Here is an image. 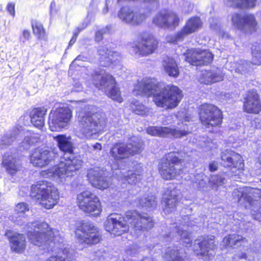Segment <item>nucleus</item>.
<instances>
[{
    "instance_id": "61",
    "label": "nucleus",
    "mask_w": 261,
    "mask_h": 261,
    "mask_svg": "<svg viewBox=\"0 0 261 261\" xmlns=\"http://www.w3.org/2000/svg\"><path fill=\"white\" fill-rule=\"evenodd\" d=\"M250 196H248V197H245V199H247L248 200H249V199H250ZM244 199H245V198H244Z\"/></svg>"
},
{
    "instance_id": "25",
    "label": "nucleus",
    "mask_w": 261,
    "mask_h": 261,
    "mask_svg": "<svg viewBox=\"0 0 261 261\" xmlns=\"http://www.w3.org/2000/svg\"><path fill=\"white\" fill-rule=\"evenodd\" d=\"M221 160V165L230 170H239L244 167L241 155L230 149H226L222 152Z\"/></svg>"
},
{
    "instance_id": "20",
    "label": "nucleus",
    "mask_w": 261,
    "mask_h": 261,
    "mask_svg": "<svg viewBox=\"0 0 261 261\" xmlns=\"http://www.w3.org/2000/svg\"><path fill=\"white\" fill-rule=\"evenodd\" d=\"M231 21L233 26L241 31L252 32L256 30L257 22L253 14L236 13L232 15Z\"/></svg>"
},
{
    "instance_id": "54",
    "label": "nucleus",
    "mask_w": 261,
    "mask_h": 261,
    "mask_svg": "<svg viewBox=\"0 0 261 261\" xmlns=\"http://www.w3.org/2000/svg\"><path fill=\"white\" fill-rule=\"evenodd\" d=\"M83 28H80L79 27L76 28V31L74 32L73 35L71 38L76 41L79 33L83 30Z\"/></svg>"
},
{
    "instance_id": "14",
    "label": "nucleus",
    "mask_w": 261,
    "mask_h": 261,
    "mask_svg": "<svg viewBox=\"0 0 261 261\" xmlns=\"http://www.w3.org/2000/svg\"><path fill=\"white\" fill-rule=\"evenodd\" d=\"M199 117L206 128L220 125L222 121V114L221 110L216 106L204 103L199 108Z\"/></svg>"
},
{
    "instance_id": "9",
    "label": "nucleus",
    "mask_w": 261,
    "mask_h": 261,
    "mask_svg": "<svg viewBox=\"0 0 261 261\" xmlns=\"http://www.w3.org/2000/svg\"><path fill=\"white\" fill-rule=\"evenodd\" d=\"M192 130L193 123L190 122V118L188 116H186L184 121L178 123L176 126H149L147 128L146 132L148 134L152 136L179 139L191 134Z\"/></svg>"
},
{
    "instance_id": "43",
    "label": "nucleus",
    "mask_w": 261,
    "mask_h": 261,
    "mask_svg": "<svg viewBox=\"0 0 261 261\" xmlns=\"http://www.w3.org/2000/svg\"><path fill=\"white\" fill-rule=\"evenodd\" d=\"M29 209V206L27 203L25 202H21L16 205L14 214L26 215L25 214V212H28Z\"/></svg>"
},
{
    "instance_id": "24",
    "label": "nucleus",
    "mask_w": 261,
    "mask_h": 261,
    "mask_svg": "<svg viewBox=\"0 0 261 261\" xmlns=\"http://www.w3.org/2000/svg\"><path fill=\"white\" fill-rule=\"evenodd\" d=\"M57 159L58 157L54 151L45 148H37L30 158L31 163L38 167H43Z\"/></svg>"
},
{
    "instance_id": "17",
    "label": "nucleus",
    "mask_w": 261,
    "mask_h": 261,
    "mask_svg": "<svg viewBox=\"0 0 261 261\" xmlns=\"http://www.w3.org/2000/svg\"><path fill=\"white\" fill-rule=\"evenodd\" d=\"M214 239L213 236H201L194 241L193 249L199 258L207 260L215 255Z\"/></svg>"
},
{
    "instance_id": "22",
    "label": "nucleus",
    "mask_w": 261,
    "mask_h": 261,
    "mask_svg": "<svg viewBox=\"0 0 261 261\" xmlns=\"http://www.w3.org/2000/svg\"><path fill=\"white\" fill-rule=\"evenodd\" d=\"M179 21L176 14L167 10L158 12L153 19L154 24L164 29H175L179 25Z\"/></svg>"
},
{
    "instance_id": "41",
    "label": "nucleus",
    "mask_w": 261,
    "mask_h": 261,
    "mask_svg": "<svg viewBox=\"0 0 261 261\" xmlns=\"http://www.w3.org/2000/svg\"><path fill=\"white\" fill-rule=\"evenodd\" d=\"M32 27L34 33L39 38H41L44 35V30L40 22L37 20H34L32 22Z\"/></svg>"
},
{
    "instance_id": "46",
    "label": "nucleus",
    "mask_w": 261,
    "mask_h": 261,
    "mask_svg": "<svg viewBox=\"0 0 261 261\" xmlns=\"http://www.w3.org/2000/svg\"><path fill=\"white\" fill-rule=\"evenodd\" d=\"M30 36V32L29 31L23 30L22 35L20 36V42L24 44L27 40H29Z\"/></svg>"
},
{
    "instance_id": "52",
    "label": "nucleus",
    "mask_w": 261,
    "mask_h": 261,
    "mask_svg": "<svg viewBox=\"0 0 261 261\" xmlns=\"http://www.w3.org/2000/svg\"><path fill=\"white\" fill-rule=\"evenodd\" d=\"M208 169L211 172H214L218 169V164L216 162L213 161L208 165Z\"/></svg>"
},
{
    "instance_id": "42",
    "label": "nucleus",
    "mask_w": 261,
    "mask_h": 261,
    "mask_svg": "<svg viewBox=\"0 0 261 261\" xmlns=\"http://www.w3.org/2000/svg\"><path fill=\"white\" fill-rule=\"evenodd\" d=\"M254 65L252 62H249L245 60H240L239 61V67L236 69V71L238 72L242 71H246L251 68L252 65Z\"/></svg>"
},
{
    "instance_id": "19",
    "label": "nucleus",
    "mask_w": 261,
    "mask_h": 261,
    "mask_svg": "<svg viewBox=\"0 0 261 261\" xmlns=\"http://www.w3.org/2000/svg\"><path fill=\"white\" fill-rule=\"evenodd\" d=\"M185 60L194 66L207 65L211 64L214 56L207 50L199 49H190L184 55Z\"/></svg>"
},
{
    "instance_id": "48",
    "label": "nucleus",
    "mask_w": 261,
    "mask_h": 261,
    "mask_svg": "<svg viewBox=\"0 0 261 261\" xmlns=\"http://www.w3.org/2000/svg\"><path fill=\"white\" fill-rule=\"evenodd\" d=\"M249 193L252 194L255 198H257L261 196V190L259 189H251Z\"/></svg>"
},
{
    "instance_id": "15",
    "label": "nucleus",
    "mask_w": 261,
    "mask_h": 261,
    "mask_svg": "<svg viewBox=\"0 0 261 261\" xmlns=\"http://www.w3.org/2000/svg\"><path fill=\"white\" fill-rule=\"evenodd\" d=\"M77 203L79 208L86 213L98 216L101 212L98 198L89 191H85L78 194Z\"/></svg>"
},
{
    "instance_id": "28",
    "label": "nucleus",
    "mask_w": 261,
    "mask_h": 261,
    "mask_svg": "<svg viewBox=\"0 0 261 261\" xmlns=\"http://www.w3.org/2000/svg\"><path fill=\"white\" fill-rule=\"evenodd\" d=\"M180 192L176 188L169 187L163 196V202L165 203L164 211L172 212L178 202Z\"/></svg>"
},
{
    "instance_id": "37",
    "label": "nucleus",
    "mask_w": 261,
    "mask_h": 261,
    "mask_svg": "<svg viewBox=\"0 0 261 261\" xmlns=\"http://www.w3.org/2000/svg\"><path fill=\"white\" fill-rule=\"evenodd\" d=\"M249 205L251 206V213L252 218L256 220L261 222V204L257 200H250Z\"/></svg>"
},
{
    "instance_id": "4",
    "label": "nucleus",
    "mask_w": 261,
    "mask_h": 261,
    "mask_svg": "<svg viewBox=\"0 0 261 261\" xmlns=\"http://www.w3.org/2000/svg\"><path fill=\"white\" fill-rule=\"evenodd\" d=\"M154 225L152 218L145 213L129 211L123 217L118 214L109 215L105 222L106 231L115 236H120L132 229L137 234L151 228Z\"/></svg>"
},
{
    "instance_id": "40",
    "label": "nucleus",
    "mask_w": 261,
    "mask_h": 261,
    "mask_svg": "<svg viewBox=\"0 0 261 261\" xmlns=\"http://www.w3.org/2000/svg\"><path fill=\"white\" fill-rule=\"evenodd\" d=\"M225 178L220 175H214L211 176L209 182L212 187H217L224 184Z\"/></svg>"
},
{
    "instance_id": "58",
    "label": "nucleus",
    "mask_w": 261,
    "mask_h": 261,
    "mask_svg": "<svg viewBox=\"0 0 261 261\" xmlns=\"http://www.w3.org/2000/svg\"><path fill=\"white\" fill-rule=\"evenodd\" d=\"M87 59V58L83 55H79L74 60V61H85Z\"/></svg>"
},
{
    "instance_id": "55",
    "label": "nucleus",
    "mask_w": 261,
    "mask_h": 261,
    "mask_svg": "<svg viewBox=\"0 0 261 261\" xmlns=\"http://www.w3.org/2000/svg\"><path fill=\"white\" fill-rule=\"evenodd\" d=\"M56 4L54 1H52L50 5V13L52 14L54 12L56 11Z\"/></svg>"
},
{
    "instance_id": "1",
    "label": "nucleus",
    "mask_w": 261,
    "mask_h": 261,
    "mask_svg": "<svg viewBox=\"0 0 261 261\" xmlns=\"http://www.w3.org/2000/svg\"><path fill=\"white\" fill-rule=\"evenodd\" d=\"M38 141L37 135L21 127L15 128L2 137L0 142L2 164L8 174L14 176L21 168L16 158V149L13 146L21 144L24 149L27 150Z\"/></svg>"
},
{
    "instance_id": "63",
    "label": "nucleus",
    "mask_w": 261,
    "mask_h": 261,
    "mask_svg": "<svg viewBox=\"0 0 261 261\" xmlns=\"http://www.w3.org/2000/svg\"><path fill=\"white\" fill-rule=\"evenodd\" d=\"M197 176L200 178L202 177V176H201V175L199 174H197Z\"/></svg>"
},
{
    "instance_id": "33",
    "label": "nucleus",
    "mask_w": 261,
    "mask_h": 261,
    "mask_svg": "<svg viewBox=\"0 0 261 261\" xmlns=\"http://www.w3.org/2000/svg\"><path fill=\"white\" fill-rule=\"evenodd\" d=\"M47 112L45 107L35 108L30 114L31 123L36 127L41 128L44 124V116Z\"/></svg>"
},
{
    "instance_id": "16",
    "label": "nucleus",
    "mask_w": 261,
    "mask_h": 261,
    "mask_svg": "<svg viewBox=\"0 0 261 261\" xmlns=\"http://www.w3.org/2000/svg\"><path fill=\"white\" fill-rule=\"evenodd\" d=\"M72 112L68 107H60L49 115L48 124L52 132L67 128L72 117Z\"/></svg>"
},
{
    "instance_id": "12",
    "label": "nucleus",
    "mask_w": 261,
    "mask_h": 261,
    "mask_svg": "<svg viewBox=\"0 0 261 261\" xmlns=\"http://www.w3.org/2000/svg\"><path fill=\"white\" fill-rule=\"evenodd\" d=\"M79 126L84 137L91 139L96 138L97 134L103 130L106 122L103 118L98 117L96 114L85 115L80 117Z\"/></svg>"
},
{
    "instance_id": "62",
    "label": "nucleus",
    "mask_w": 261,
    "mask_h": 261,
    "mask_svg": "<svg viewBox=\"0 0 261 261\" xmlns=\"http://www.w3.org/2000/svg\"><path fill=\"white\" fill-rule=\"evenodd\" d=\"M241 199H242V197H240V198H239V199H238V201H239V202H241Z\"/></svg>"
},
{
    "instance_id": "10",
    "label": "nucleus",
    "mask_w": 261,
    "mask_h": 261,
    "mask_svg": "<svg viewBox=\"0 0 261 261\" xmlns=\"http://www.w3.org/2000/svg\"><path fill=\"white\" fill-rule=\"evenodd\" d=\"M184 226L180 225H178L177 223H174L170 226L168 229V232L165 234H162L161 238H162L163 242L164 243H170L174 245L172 247H169L166 249L171 248L177 250L182 249L185 251V249L178 245H182L184 247H191L192 245V240L189 237V232L184 228ZM186 254L185 252V255Z\"/></svg>"
},
{
    "instance_id": "6",
    "label": "nucleus",
    "mask_w": 261,
    "mask_h": 261,
    "mask_svg": "<svg viewBox=\"0 0 261 261\" xmlns=\"http://www.w3.org/2000/svg\"><path fill=\"white\" fill-rule=\"evenodd\" d=\"M137 88L147 96H152L156 106L162 108L176 107L183 96L181 90L177 86L160 83L154 79H144Z\"/></svg>"
},
{
    "instance_id": "56",
    "label": "nucleus",
    "mask_w": 261,
    "mask_h": 261,
    "mask_svg": "<svg viewBox=\"0 0 261 261\" xmlns=\"http://www.w3.org/2000/svg\"><path fill=\"white\" fill-rule=\"evenodd\" d=\"M110 3L109 0H106L105 1V6L102 10V13L103 14H106L108 12L109 8H108V4Z\"/></svg>"
},
{
    "instance_id": "26",
    "label": "nucleus",
    "mask_w": 261,
    "mask_h": 261,
    "mask_svg": "<svg viewBox=\"0 0 261 261\" xmlns=\"http://www.w3.org/2000/svg\"><path fill=\"white\" fill-rule=\"evenodd\" d=\"M243 110L248 113L258 114L261 111V103L256 91H248L244 95Z\"/></svg>"
},
{
    "instance_id": "5",
    "label": "nucleus",
    "mask_w": 261,
    "mask_h": 261,
    "mask_svg": "<svg viewBox=\"0 0 261 261\" xmlns=\"http://www.w3.org/2000/svg\"><path fill=\"white\" fill-rule=\"evenodd\" d=\"M54 138L59 149L64 153V156L61 159L59 164L48 170L46 173L43 171L42 175L46 177H53L60 182H63V179L73 176L76 171L81 168L82 161L75 157L73 153V144L70 137L58 135Z\"/></svg>"
},
{
    "instance_id": "34",
    "label": "nucleus",
    "mask_w": 261,
    "mask_h": 261,
    "mask_svg": "<svg viewBox=\"0 0 261 261\" xmlns=\"http://www.w3.org/2000/svg\"><path fill=\"white\" fill-rule=\"evenodd\" d=\"M185 251L182 249L177 250L168 248L165 249L163 257L166 261H188Z\"/></svg>"
},
{
    "instance_id": "2",
    "label": "nucleus",
    "mask_w": 261,
    "mask_h": 261,
    "mask_svg": "<svg viewBox=\"0 0 261 261\" xmlns=\"http://www.w3.org/2000/svg\"><path fill=\"white\" fill-rule=\"evenodd\" d=\"M11 220L16 225L27 229L29 240L45 252H54L61 249L63 239L59 232L49 228L46 222L40 221L28 222L27 215L15 214H13Z\"/></svg>"
},
{
    "instance_id": "53",
    "label": "nucleus",
    "mask_w": 261,
    "mask_h": 261,
    "mask_svg": "<svg viewBox=\"0 0 261 261\" xmlns=\"http://www.w3.org/2000/svg\"><path fill=\"white\" fill-rule=\"evenodd\" d=\"M255 127L261 129V119L256 118L254 120Z\"/></svg>"
},
{
    "instance_id": "50",
    "label": "nucleus",
    "mask_w": 261,
    "mask_h": 261,
    "mask_svg": "<svg viewBox=\"0 0 261 261\" xmlns=\"http://www.w3.org/2000/svg\"><path fill=\"white\" fill-rule=\"evenodd\" d=\"M46 261H66L65 258L59 255H53L49 257Z\"/></svg>"
},
{
    "instance_id": "64",
    "label": "nucleus",
    "mask_w": 261,
    "mask_h": 261,
    "mask_svg": "<svg viewBox=\"0 0 261 261\" xmlns=\"http://www.w3.org/2000/svg\"><path fill=\"white\" fill-rule=\"evenodd\" d=\"M158 247V245H156V246H155L153 247V248H156V247Z\"/></svg>"
},
{
    "instance_id": "60",
    "label": "nucleus",
    "mask_w": 261,
    "mask_h": 261,
    "mask_svg": "<svg viewBox=\"0 0 261 261\" xmlns=\"http://www.w3.org/2000/svg\"><path fill=\"white\" fill-rule=\"evenodd\" d=\"M251 225V223H250V222H248V226H247V227H250Z\"/></svg>"
},
{
    "instance_id": "29",
    "label": "nucleus",
    "mask_w": 261,
    "mask_h": 261,
    "mask_svg": "<svg viewBox=\"0 0 261 261\" xmlns=\"http://www.w3.org/2000/svg\"><path fill=\"white\" fill-rule=\"evenodd\" d=\"M5 236L8 238L11 249L16 252H21L25 247V238L22 234L13 233L11 231H7Z\"/></svg>"
},
{
    "instance_id": "35",
    "label": "nucleus",
    "mask_w": 261,
    "mask_h": 261,
    "mask_svg": "<svg viewBox=\"0 0 261 261\" xmlns=\"http://www.w3.org/2000/svg\"><path fill=\"white\" fill-rule=\"evenodd\" d=\"M226 5L230 7L247 9L254 7L256 0H224Z\"/></svg>"
},
{
    "instance_id": "27",
    "label": "nucleus",
    "mask_w": 261,
    "mask_h": 261,
    "mask_svg": "<svg viewBox=\"0 0 261 261\" xmlns=\"http://www.w3.org/2000/svg\"><path fill=\"white\" fill-rule=\"evenodd\" d=\"M106 173L99 167H95L88 170L87 177L92 185L99 189H106L109 187V181Z\"/></svg>"
},
{
    "instance_id": "59",
    "label": "nucleus",
    "mask_w": 261,
    "mask_h": 261,
    "mask_svg": "<svg viewBox=\"0 0 261 261\" xmlns=\"http://www.w3.org/2000/svg\"><path fill=\"white\" fill-rule=\"evenodd\" d=\"M75 42V40L71 39L69 42L68 48H69L70 46H71Z\"/></svg>"
},
{
    "instance_id": "51",
    "label": "nucleus",
    "mask_w": 261,
    "mask_h": 261,
    "mask_svg": "<svg viewBox=\"0 0 261 261\" xmlns=\"http://www.w3.org/2000/svg\"><path fill=\"white\" fill-rule=\"evenodd\" d=\"M193 176L194 175L190 176V179H191V182L193 183L198 184L199 185L198 188H201V185H203L204 183V181L202 179H199L197 176H195L194 179H193Z\"/></svg>"
},
{
    "instance_id": "36",
    "label": "nucleus",
    "mask_w": 261,
    "mask_h": 261,
    "mask_svg": "<svg viewBox=\"0 0 261 261\" xmlns=\"http://www.w3.org/2000/svg\"><path fill=\"white\" fill-rule=\"evenodd\" d=\"M139 205L146 210H152L156 207L157 202L153 195H144L138 199Z\"/></svg>"
},
{
    "instance_id": "31",
    "label": "nucleus",
    "mask_w": 261,
    "mask_h": 261,
    "mask_svg": "<svg viewBox=\"0 0 261 261\" xmlns=\"http://www.w3.org/2000/svg\"><path fill=\"white\" fill-rule=\"evenodd\" d=\"M247 240L245 238L237 234H229L223 239L222 245L225 248H237L240 246H247Z\"/></svg>"
},
{
    "instance_id": "49",
    "label": "nucleus",
    "mask_w": 261,
    "mask_h": 261,
    "mask_svg": "<svg viewBox=\"0 0 261 261\" xmlns=\"http://www.w3.org/2000/svg\"><path fill=\"white\" fill-rule=\"evenodd\" d=\"M138 252L136 245L131 246L127 250L126 253L130 256L134 255Z\"/></svg>"
},
{
    "instance_id": "8",
    "label": "nucleus",
    "mask_w": 261,
    "mask_h": 261,
    "mask_svg": "<svg viewBox=\"0 0 261 261\" xmlns=\"http://www.w3.org/2000/svg\"><path fill=\"white\" fill-rule=\"evenodd\" d=\"M92 78L95 86L103 91L108 97L120 103L123 101L115 79L105 69L98 68L95 70Z\"/></svg>"
},
{
    "instance_id": "21",
    "label": "nucleus",
    "mask_w": 261,
    "mask_h": 261,
    "mask_svg": "<svg viewBox=\"0 0 261 261\" xmlns=\"http://www.w3.org/2000/svg\"><path fill=\"white\" fill-rule=\"evenodd\" d=\"M97 53L99 63L103 67L117 63L120 58V53L113 50L109 42H103L102 45L98 46Z\"/></svg>"
},
{
    "instance_id": "45",
    "label": "nucleus",
    "mask_w": 261,
    "mask_h": 261,
    "mask_svg": "<svg viewBox=\"0 0 261 261\" xmlns=\"http://www.w3.org/2000/svg\"><path fill=\"white\" fill-rule=\"evenodd\" d=\"M107 253L100 251L95 252L94 257L93 258L94 261H106V255Z\"/></svg>"
},
{
    "instance_id": "3",
    "label": "nucleus",
    "mask_w": 261,
    "mask_h": 261,
    "mask_svg": "<svg viewBox=\"0 0 261 261\" xmlns=\"http://www.w3.org/2000/svg\"><path fill=\"white\" fill-rule=\"evenodd\" d=\"M141 146L139 142L131 140L129 142H117L113 145L110 150V158L113 161L112 170L113 175L122 184L127 181L129 184H136L142 178L141 171H125L128 167V159L130 156L141 152Z\"/></svg>"
},
{
    "instance_id": "57",
    "label": "nucleus",
    "mask_w": 261,
    "mask_h": 261,
    "mask_svg": "<svg viewBox=\"0 0 261 261\" xmlns=\"http://www.w3.org/2000/svg\"><path fill=\"white\" fill-rule=\"evenodd\" d=\"M93 148L94 150H101L102 149V146L100 143H96L95 144H94L93 146Z\"/></svg>"
},
{
    "instance_id": "38",
    "label": "nucleus",
    "mask_w": 261,
    "mask_h": 261,
    "mask_svg": "<svg viewBox=\"0 0 261 261\" xmlns=\"http://www.w3.org/2000/svg\"><path fill=\"white\" fill-rule=\"evenodd\" d=\"M253 63L256 65L261 64V42H255L251 47Z\"/></svg>"
},
{
    "instance_id": "44",
    "label": "nucleus",
    "mask_w": 261,
    "mask_h": 261,
    "mask_svg": "<svg viewBox=\"0 0 261 261\" xmlns=\"http://www.w3.org/2000/svg\"><path fill=\"white\" fill-rule=\"evenodd\" d=\"M111 29L110 25H107L105 28L97 31L95 33V40L97 42L100 41L102 39V36L104 34L109 33Z\"/></svg>"
},
{
    "instance_id": "32",
    "label": "nucleus",
    "mask_w": 261,
    "mask_h": 261,
    "mask_svg": "<svg viewBox=\"0 0 261 261\" xmlns=\"http://www.w3.org/2000/svg\"><path fill=\"white\" fill-rule=\"evenodd\" d=\"M162 65L165 72L171 77H176L179 74L177 63L173 58L168 56L163 57Z\"/></svg>"
},
{
    "instance_id": "39",
    "label": "nucleus",
    "mask_w": 261,
    "mask_h": 261,
    "mask_svg": "<svg viewBox=\"0 0 261 261\" xmlns=\"http://www.w3.org/2000/svg\"><path fill=\"white\" fill-rule=\"evenodd\" d=\"M131 108L137 115L144 116L148 113V110L139 101L135 100L132 102Z\"/></svg>"
},
{
    "instance_id": "23",
    "label": "nucleus",
    "mask_w": 261,
    "mask_h": 261,
    "mask_svg": "<svg viewBox=\"0 0 261 261\" xmlns=\"http://www.w3.org/2000/svg\"><path fill=\"white\" fill-rule=\"evenodd\" d=\"M202 27V22L199 17H192L189 19L185 26L174 36H172L169 41L172 43L182 41L185 38L199 29Z\"/></svg>"
},
{
    "instance_id": "7",
    "label": "nucleus",
    "mask_w": 261,
    "mask_h": 261,
    "mask_svg": "<svg viewBox=\"0 0 261 261\" xmlns=\"http://www.w3.org/2000/svg\"><path fill=\"white\" fill-rule=\"evenodd\" d=\"M30 195L46 209L51 208L59 198L57 189L47 180L39 181L31 186Z\"/></svg>"
},
{
    "instance_id": "13",
    "label": "nucleus",
    "mask_w": 261,
    "mask_h": 261,
    "mask_svg": "<svg viewBox=\"0 0 261 261\" xmlns=\"http://www.w3.org/2000/svg\"><path fill=\"white\" fill-rule=\"evenodd\" d=\"M139 41L132 47L133 53L137 58L149 56L156 49L158 42L150 34L147 32L141 33Z\"/></svg>"
},
{
    "instance_id": "47",
    "label": "nucleus",
    "mask_w": 261,
    "mask_h": 261,
    "mask_svg": "<svg viewBox=\"0 0 261 261\" xmlns=\"http://www.w3.org/2000/svg\"><path fill=\"white\" fill-rule=\"evenodd\" d=\"M7 10L10 15L14 16L15 15V5L13 3H9L7 6Z\"/></svg>"
},
{
    "instance_id": "11",
    "label": "nucleus",
    "mask_w": 261,
    "mask_h": 261,
    "mask_svg": "<svg viewBox=\"0 0 261 261\" xmlns=\"http://www.w3.org/2000/svg\"><path fill=\"white\" fill-rule=\"evenodd\" d=\"M159 170L162 178L167 180L176 178L186 172L182 160L174 152L168 153L166 158L161 160Z\"/></svg>"
},
{
    "instance_id": "18",
    "label": "nucleus",
    "mask_w": 261,
    "mask_h": 261,
    "mask_svg": "<svg viewBox=\"0 0 261 261\" xmlns=\"http://www.w3.org/2000/svg\"><path fill=\"white\" fill-rule=\"evenodd\" d=\"M77 230L81 232V233L76 232L77 237L87 244H97L101 240V236L97 228L90 221H81L77 226Z\"/></svg>"
},
{
    "instance_id": "30",
    "label": "nucleus",
    "mask_w": 261,
    "mask_h": 261,
    "mask_svg": "<svg viewBox=\"0 0 261 261\" xmlns=\"http://www.w3.org/2000/svg\"><path fill=\"white\" fill-rule=\"evenodd\" d=\"M223 75L220 69L205 70L201 73L199 81L201 83L209 85L222 81Z\"/></svg>"
}]
</instances>
